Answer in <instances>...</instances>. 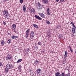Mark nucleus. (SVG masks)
Here are the masks:
<instances>
[{
    "label": "nucleus",
    "mask_w": 76,
    "mask_h": 76,
    "mask_svg": "<svg viewBox=\"0 0 76 76\" xmlns=\"http://www.w3.org/2000/svg\"><path fill=\"white\" fill-rule=\"evenodd\" d=\"M55 75L56 76H61V74L60 73L57 72L55 73Z\"/></svg>",
    "instance_id": "nucleus-21"
},
{
    "label": "nucleus",
    "mask_w": 76,
    "mask_h": 76,
    "mask_svg": "<svg viewBox=\"0 0 76 76\" xmlns=\"http://www.w3.org/2000/svg\"><path fill=\"white\" fill-rule=\"evenodd\" d=\"M3 22L4 25H6V22L4 21H3Z\"/></svg>",
    "instance_id": "nucleus-38"
},
{
    "label": "nucleus",
    "mask_w": 76,
    "mask_h": 76,
    "mask_svg": "<svg viewBox=\"0 0 76 76\" xmlns=\"http://www.w3.org/2000/svg\"><path fill=\"white\" fill-rule=\"evenodd\" d=\"M39 15L42 18H45V15L43 13L40 12Z\"/></svg>",
    "instance_id": "nucleus-12"
},
{
    "label": "nucleus",
    "mask_w": 76,
    "mask_h": 76,
    "mask_svg": "<svg viewBox=\"0 0 76 76\" xmlns=\"http://www.w3.org/2000/svg\"><path fill=\"white\" fill-rule=\"evenodd\" d=\"M71 23L72 26L74 27L72 28V33L73 34H75V32H76V31H75V29H76V27L74 25V23H73V22H72Z\"/></svg>",
    "instance_id": "nucleus-1"
},
{
    "label": "nucleus",
    "mask_w": 76,
    "mask_h": 76,
    "mask_svg": "<svg viewBox=\"0 0 76 76\" xmlns=\"http://www.w3.org/2000/svg\"><path fill=\"white\" fill-rule=\"evenodd\" d=\"M6 67L9 69H13V66L12 64H8L6 65Z\"/></svg>",
    "instance_id": "nucleus-2"
},
{
    "label": "nucleus",
    "mask_w": 76,
    "mask_h": 76,
    "mask_svg": "<svg viewBox=\"0 0 76 76\" xmlns=\"http://www.w3.org/2000/svg\"><path fill=\"white\" fill-rule=\"evenodd\" d=\"M18 70L19 72H22V69H18Z\"/></svg>",
    "instance_id": "nucleus-33"
},
{
    "label": "nucleus",
    "mask_w": 76,
    "mask_h": 76,
    "mask_svg": "<svg viewBox=\"0 0 76 76\" xmlns=\"http://www.w3.org/2000/svg\"><path fill=\"white\" fill-rule=\"evenodd\" d=\"M60 27H61L60 25H58L56 27V28L60 29Z\"/></svg>",
    "instance_id": "nucleus-25"
},
{
    "label": "nucleus",
    "mask_w": 76,
    "mask_h": 76,
    "mask_svg": "<svg viewBox=\"0 0 76 76\" xmlns=\"http://www.w3.org/2000/svg\"><path fill=\"white\" fill-rule=\"evenodd\" d=\"M35 36V34H34V31H31L30 34V38L31 39H32Z\"/></svg>",
    "instance_id": "nucleus-5"
},
{
    "label": "nucleus",
    "mask_w": 76,
    "mask_h": 76,
    "mask_svg": "<svg viewBox=\"0 0 76 76\" xmlns=\"http://www.w3.org/2000/svg\"><path fill=\"white\" fill-rule=\"evenodd\" d=\"M42 2L45 4H48L49 1L48 0H42Z\"/></svg>",
    "instance_id": "nucleus-8"
},
{
    "label": "nucleus",
    "mask_w": 76,
    "mask_h": 76,
    "mask_svg": "<svg viewBox=\"0 0 76 76\" xmlns=\"http://www.w3.org/2000/svg\"><path fill=\"white\" fill-rule=\"evenodd\" d=\"M68 48H69V49H71L72 48H71V47H70V46L69 45V46Z\"/></svg>",
    "instance_id": "nucleus-43"
},
{
    "label": "nucleus",
    "mask_w": 76,
    "mask_h": 76,
    "mask_svg": "<svg viewBox=\"0 0 76 76\" xmlns=\"http://www.w3.org/2000/svg\"><path fill=\"white\" fill-rule=\"evenodd\" d=\"M10 15L9 14H8L4 15V16L5 17V18H7L8 19H9V18H10Z\"/></svg>",
    "instance_id": "nucleus-13"
},
{
    "label": "nucleus",
    "mask_w": 76,
    "mask_h": 76,
    "mask_svg": "<svg viewBox=\"0 0 76 76\" xmlns=\"http://www.w3.org/2000/svg\"><path fill=\"white\" fill-rule=\"evenodd\" d=\"M22 61V59H20L18 60L16 62V63H20V62Z\"/></svg>",
    "instance_id": "nucleus-24"
},
{
    "label": "nucleus",
    "mask_w": 76,
    "mask_h": 76,
    "mask_svg": "<svg viewBox=\"0 0 76 76\" xmlns=\"http://www.w3.org/2000/svg\"><path fill=\"white\" fill-rule=\"evenodd\" d=\"M47 14L48 15H50V8H48L47 10Z\"/></svg>",
    "instance_id": "nucleus-19"
},
{
    "label": "nucleus",
    "mask_w": 76,
    "mask_h": 76,
    "mask_svg": "<svg viewBox=\"0 0 76 76\" xmlns=\"http://www.w3.org/2000/svg\"><path fill=\"white\" fill-rule=\"evenodd\" d=\"M14 32H15V33H16V31H15V30H14Z\"/></svg>",
    "instance_id": "nucleus-47"
},
{
    "label": "nucleus",
    "mask_w": 76,
    "mask_h": 76,
    "mask_svg": "<svg viewBox=\"0 0 76 76\" xmlns=\"http://www.w3.org/2000/svg\"><path fill=\"white\" fill-rule=\"evenodd\" d=\"M61 37H62V35H61V34H60L58 36L59 39H60Z\"/></svg>",
    "instance_id": "nucleus-30"
},
{
    "label": "nucleus",
    "mask_w": 76,
    "mask_h": 76,
    "mask_svg": "<svg viewBox=\"0 0 76 76\" xmlns=\"http://www.w3.org/2000/svg\"><path fill=\"white\" fill-rule=\"evenodd\" d=\"M35 17L36 18V19H38V20H42V18L38 16V15H35Z\"/></svg>",
    "instance_id": "nucleus-9"
},
{
    "label": "nucleus",
    "mask_w": 76,
    "mask_h": 76,
    "mask_svg": "<svg viewBox=\"0 0 76 76\" xmlns=\"http://www.w3.org/2000/svg\"><path fill=\"white\" fill-rule=\"evenodd\" d=\"M22 69V67L20 66H18V69Z\"/></svg>",
    "instance_id": "nucleus-40"
},
{
    "label": "nucleus",
    "mask_w": 76,
    "mask_h": 76,
    "mask_svg": "<svg viewBox=\"0 0 76 76\" xmlns=\"http://www.w3.org/2000/svg\"><path fill=\"white\" fill-rule=\"evenodd\" d=\"M29 70H30V72H32V70H31V69H30Z\"/></svg>",
    "instance_id": "nucleus-46"
},
{
    "label": "nucleus",
    "mask_w": 76,
    "mask_h": 76,
    "mask_svg": "<svg viewBox=\"0 0 76 76\" xmlns=\"http://www.w3.org/2000/svg\"><path fill=\"white\" fill-rule=\"evenodd\" d=\"M65 76H69V74H65Z\"/></svg>",
    "instance_id": "nucleus-41"
},
{
    "label": "nucleus",
    "mask_w": 76,
    "mask_h": 76,
    "mask_svg": "<svg viewBox=\"0 0 76 76\" xmlns=\"http://www.w3.org/2000/svg\"><path fill=\"white\" fill-rule=\"evenodd\" d=\"M30 28H28L26 31V38H27L29 35V32L30 31Z\"/></svg>",
    "instance_id": "nucleus-4"
},
{
    "label": "nucleus",
    "mask_w": 76,
    "mask_h": 76,
    "mask_svg": "<svg viewBox=\"0 0 76 76\" xmlns=\"http://www.w3.org/2000/svg\"><path fill=\"white\" fill-rule=\"evenodd\" d=\"M61 76H65V74L63 72H62L61 74Z\"/></svg>",
    "instance_id": "nucleus-36"
},
{
    "label": "nucleus",
    "mask_w": 76,
    "mask_h": 76,
    "mask_svg": "<svg viewBox=\"0 0 76 76\" xmlns=\"http://www.w3.org/2000/svg\"><path fill=\"white\" fill-rule=\"evenodd\" d=\"M47 35L48 36V38H50V37H51V34H48Z\"/></svg>",
    "instance_id": "nucleus-28"
},
{
    "label": "nucleus",
    "mask_w": 76,
    "mask_h": 76,
    "mask_svg": "<svg viewBox=\"0 0 76 76\" xmlns=\"http://www.w3.org/2000/svg\"><path fill=\"white\" fill-rule=\"evenodd\" d=\"M9 69L7 67H6L5 69L4 72L5 73H8L9 72Z\"/></svg>",
    "instance_id": "nucleus-15"
},
{
    "label": "nucleus",
    "mask_w": 76,
    "mask_h": 76,
    "mask_svg": "<svg viewBox=\"0 0 76 76\" xmlns=\"http://www.w3.org/2000/svg\"><path fill=\"white\" fill-rule=\"evenodd\" d=\"M64 53L65 54L64 55V57H65V58H66L67 57V56L68 53L67 52V51H65Z\"/></svg>",
    "instance_id": "nucleus-16"
},
{
    "label": "nucleus",
    "mask_w": 76,
    "mask_h": 76,
    "mask_svg": "<svg viewBox=\"0 0 76 76\" xmlns=\"http://www.w3.org/2000/svg\"><path fill=\"white\" fill-rule=\"evenodd\" d=\"M3 64L2 62H0V66L3 67Z\"/></svg>",
    "instance_id": "nucleus-31"
},
{
    "label": "nucleus",
    "mask_w": 76,
    "mask_h": 76,
    "mask_svg": "<svg viewBox=\"0 0 76 76\" xmlns=\"http://www.w3.org/2000/svg\"><path fill=\"white\" fill-rule=\"evenodd\" d=\"M30 13H35V10L34 8H32L31 9V10L30 11Z\"/></svg>",
    "instance_id": "nucleus-11"
},
{
    "label": "nucleus",
    "mask_w": 76,
    "mask_h": 76,
    "mask_svg": "<svg viewBox=\"0 0 76 76\" xmlns=\"http://www.w3.org/2000/svg\"><path fill=\"white\" fill-rule=\"evenodd\" d=\"M29 51H30V49H29V48H27L26 50V52H27V53L29 52Z\"/></svg>",
    "instance_id": "nucleus-26"
},
{
    "label": "nucleus",
    "mask_w": 76,
    "mask_h": 76,
    "mask_svg": "<svg viewBox=\"0 0 76 76\" xmlns=\"http://www.w3.org/2000/svg\"><path fill=\"white\" fill-rule=\"evenodd\" d=\"M32 26L34 27V28H36V29H38V26H37L36 24H33Z\"/></svg>",
    "instance_id": "nucleus-17"
},
{
    "label": "nucleus",
    "mask_w": 76,
    "mask_h": 76,
    "mask_svg": "<svg viewBox=\"0 0 76 76\" xmlns=\"http://www.w3.org/2000/svg\"><path fill=\"white\" fill-rule=\"evenodd\" d=\"M11 37L12 38V39H15V38H18V37L17 36L13 35Z\"/></svg>",
    "instance_id": "nucleus-20"
},
{
    "label": "nucleus",
    "mask_w": 76,
    "mask_h": 76,
    "mask_svg": "<svg viewBox=\"0 0 76 76\" xmlns=\"http://www.w3.org/2000/svg\"><path fill=\"white\" fill-rule=\"evenodd\" d=\"M65 0H60V3H62V2H63Z\"/></svg>",
    "instance_id": "nucleus-37"
},
{
    "label": "nucleus",
    "mask_w": 76,
    "mask_h": 76,
    "mask_svg": "<svg viewBox=\"0 0 76 76\" xmlns=\"http://www.w3.org/2000/svg\"><path fill=\"white\" fill-rule=\"evenodd\" d=\"M12 42L11 39H9L7 41V43L8 44H10Z\"/></svg>",
    "instance_id": "nucleus-29"
},
{
    "label": "nucleus",
    "mask_w": 76,
    "mask_h": 76,
    "mask_svg": "<svg viewBox=\"0 0 76 76\" xmlns=\"http://www.w3.org/2000/svg\"><path fill=\"white\" fill-rule=\"evenodd\" d=\"M16 25L13 24L11 27V29L12 30H15V29H16Z\"/></svg>",
    "instance_id": "nucleus-10"
},
{
    "label": "nucleus",
    "mask_w": 76,
    "mask_h": 76,
    "mask_svg": "<svg viewBox=\"0 0 76 76\" xmlns=\"http://www.w3.org/2000/svg\"><path fill=\"white\" fill-rule=\"evenodd\" d=\"M37 44L39 45H41V42H38Z\"/></svg>",
    "instance_id": "nucleus-35"
},
{
    "label": "nucleus",
    "mask_w": 76,
    "mask_h": 76,
    "mask_svg": "<svg viewBox=\"0 0 76 76\" xmlns=\"http://www.w3.org/2000/svg\"><path fill=\"white\" fill-rule=\"evenodd\" d=\"M34 48L35 50H38V47H37L36 45H35L34 46Z\"/></svg>",
    "instance_id": "nucleus-23"
},
{
    "label": "nucleus",
    "mask_w": 76,
    "mask_h": 76,
    "mask_svg": "<svg viewBox=\"0 0 76 76\" xmlns=\"http://www.w3.org/2000/svg\"><path fill=\"white\" fill-rule=\"evenodd\" d=\"M46 23L47 24H48H48H50V21H49L47 20L46 22Z\"/></svg>",
    "instance_id": "nucleus-32"
},
{
    "label": "nucleus",
    "mask_w": 76,
    "mask_h": 76,
    "mask_svg": "<svg viewBox=\"0 0 76 76\" xmlns=\"http://www.w3.org/2000/svg\"><path fill=\"white\" fill-rule=\"evenodd\" d=\"M37 9L38 10H40L41 9V4L39 3V2H38L37 3Z\"/></svg>",
    "instance_id": "nucleus-6"
},
{
    "label": "nucleus",
    "mask_w": 76,
    "mask_h": 76,
    "mask_svg": "<svg viewBox=\"0 0 76 76\" xmlns=\"http://www.w3.org/2000/svg\"><path fill=\"white\" fill-rule=\"evenodd\" d=\"M4 2H5V1H9V0H4Z\"/></svg>",
    "instance_id": "nucleus-42"
},
{
    "label": "nucleus",
    "mask_w": 76,
    "mask_h": 76,
    "mask_svg": "<svg viewBox=\"0 0 76 76\" xmlns=\"http://www.w3.org/2000/svg\"><path fill=\"white\" fill-rule=\"evenodd\" d=\"M1 44L2 45H4V41L2 40L1 42Z\"/></svg>",
    "instance_id": "nucleus-27"
},
{
    "label": "nucleus",
    "mask_w": 76,
    "mask_h": 76,
    "mask_svg": "<svg viewBox=\"0 0 76 76\" xmlns=\"http://www.w3.org/2000/svg\"><path fill=\"white\" fill-rule=\"evenodd\" d=\"M36 71L37 74H39L41 72V70L40 69H37Z\"/></svg>",
    "instance_id": "nucleus-14"
},
{
    "label": "nucleus",
    "mask_w": 76,
    "mask_h": 76,
    "mask_svg": "<svg viewBox=\"0 0 76 76\" xmlns=\"http://www.w3.org/2000/svg\"><path fill=\"white\" fill-rule=\"evenodd\" d=\"M9 13H8V11L7 10H6L5 9H4V10L3 11V15L4 16L7 15Z\"/></svg>",
    "instance_id": "nucleus-7"
},
{
    "label": "nucleus",
    "mask_w": 76,
    "mask_h": 76,
    "mask_svg": "<svg viewBox=\"0 0 76 76\" xmlns=\"http://www.w3.org/2000/svg\"><path fill=\"white\" fill-rule=\"evenodd\" d=\"M75 53H76V49L75 51Z\"/></svg>",
    "instance_id": "nucleus-48"
},
{
    "label": "nucleus",
    "mask_w": 76,
    "mask_h": 76,
    "mask_svg": "<svg viewBox=\"0 0 76 76\" xmlns=\"http://www.w3.org/2000/svg\"><path fill=\"white\" fill-rule=\"evenodd\" d=\"M70 51H71V52L72 53H73V50L72 49H69Z\"/></svg>",
    "instance_id": "nucleus-39"
},
{
    "label": "nucleus",
    "mask_w": 76,
    "mask_h": 76,
    "mask_svg": "<svg viewBox=\"0 0 76 76\" xmlns=\"http://www.w3.org/2000/svg\"><path fill=\"white\" fill-rule=\"evenodd\" d=\"M59 0H56V1H57V2H58V1H59Z\"/></svg>",
    "instance_id": "nucleus-45"
},
{
    "label": "nucleus",
    "mask_w": 76,
    "mask_h": 76,
    "mask_svg": "<svg viewBox=\"0 0 76 76\" xmlns=\"http://www.w3.org/2000/svg\"><path fill=\"white\" fill-rule=\"evenodd\" d=\"M39 63V62L38 61V60H36V61H34V64H36V65L38 64Z\"/></svg>",
    "instance_id": "nucleus-22"
},
{
    "label": "nucleus",
    "mask_w": 76,
    "mask_h": 76,
    "mask_svg": "<svg viewBox=\"0 0 76 76\" xmlns=\"http://www.w3.org/2000/svg\"><path fill=\"white\" fill-rule=\"evenodd\" d=\"M7 35H11V34H10V33H8Z\"/></svg>",
    "instance_id": "nucleus-44"
},
{
    "label": "nucleus",
    "mask_w": 76,
    "mask_h": 76,
    "mask_svg": "<svg viewBox=\"0 0 76 76\" xmlns=\"http://www.w3.org/2000/svg\"><path fill=\"white\" fill-rule=\"evenodd\" d=\"M7 57H6V59L7 60H10V61H12V57L9 54H8Z\"/></svg>",
    "instance_id": "nucleus-3"
},
{
    "label": "nucleus",
    "mask_w": 76,
    "mask_h": 76,
    "mask_svg": "<svg viewBox=\"0 0 76 76\" xmlns=\"http://www.w3.org/2000/svg\"><path fill=\"white\" fill-rule=\"evenodd\" d=\"M20 2L21 3H23V0H20Z\"/></svg>",
    "instance_id": "nucleus-34"
},
{
    "label": "nucleus",
    "mask_w": 76,
    "mask_h": 76,
    "mask_svg": "<svg viewBox=\"0 0 76 76\" xmlns=\"http://www.w3.org/2000/svg\"><path fill=\"white\" fill-rule=\"evenodd\" d=\"M23 9L24 12H26V6H25V5L23 6Z\"/></svg>",
    "instance_id": "nucleus-18"
}]
</instances>
